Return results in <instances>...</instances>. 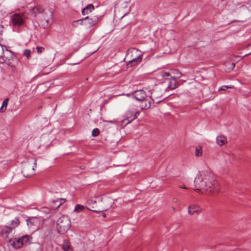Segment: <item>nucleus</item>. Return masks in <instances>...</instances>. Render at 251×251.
I'll list each match as a JSON object with an SVG mask.
<instances>
[{
	"mask_svg": "<svg viewBox=\"0 0 251 251\" xmlns=\"http://www.w3.org/2000/svg\"><path fill=\"white\" fill-rule=\"evenodd\" d=\"M196 190L206 191L215 195L219 190V186L214 174L206 171L197 174L194 180Z\"/></svg>",
	"mask_w": 251,
	"mask_h": 251,
	"instance_id": "1",
	"label": "nucleus"
},
{
	"mask_svg": "<svg viewBox=\"0 0 251 251\" xmlns=\"http://www.w3.org/2000/svg\"><path fill=\"white\" fill-rule=\"evenodd\" d=\"M36 162L35 158H31L23 163L22 173L25 177H28L34 174L35 168L36 167Z\"/></svg>",
	"mask_w": 251,
	"mask_h": 251,
	"instance_id": "2",
	"label": "nucleus"
},
{
	"mask_svg": "<svg viewBox=\"0 0 251 251\" xmlns=\"http://www.w3.org/2000/svg\"><path fill=\"white\" fill-rule=\"evenodd\" d=\"M71 225L69 218L66 216H62L57 221L56 229L59 233L64 234L70 229Z\"/></svg>",
	"mask_w": 251,
	"mask_h": 251,
	"instance_id": "3",
	"label": "nucleus"
},
{
	"mask_svg": "<svg viewBox=\"0 0 251 251\" xmlns=\"http://www.w3.org/2000/svg\"><path fill=\"white\" fill-rule=\"evenodd\" d=\"M32 238L29 235H24L20 238L11 239L9 241V244L15 249H18L23 246L30 243Z\"/></svg>",
	"mask_w": 251,
	"mask_h": 251,
	"instance_id": "4",
	"label": "nucleus"
},
{
	"mask_svg": "<svg viewBox=\"0 0 251 251\" xmlns=\"http://www.w3.org/2000/svg\"><path fill=\"white\" fill-rule=\"evenodd\" d=\"M25 16L23 13H14L10 17V23L13 27H19L25 25Z\"/></svg>",
	"mask_w": 251,
	"mask_h": 251,
	"instance_id": "5",
	"label": "nucleus"
},
{
	"mask_svg": "<svg viewBox=\"0 0 251 251\" xmlns=\"http://www.w3.org/2000/svg\"><path fill=\"white\" fill-rule=\"evenodd\" d=\"M138 53V50L135 49H131L130 50H128L126 54V57H128V56L131 54V57H133L130 60L128 61L127 66V67H131L134 66L139 63H140L142 58V54L141 53H138L136 55L134 56V54Z\"/></svg>",
	"mask_w": 251,
	"mask_h": 251,
	"instance_id": "6",
	"label": "nucleus"
},
{
	"mask_svg": "<svg viewBox=\"0 0 251 251\" xmlns=\"http://www.w3.org/2000/svg\"><path fill=\"white\" fill-rule=\"evenodd\" d=\"M0 51V63L10 64L14 56L13 52L7 49L5 46L2 45L1 46Z\"/></svg>",
	"mask_w": 251,
	"mask_h": 251,
	"instance_id": "7",
	"label": "nucleus"
},
{
	"mask_svg": "<svg viewBox=\"0 0 251 251\" xmlns=\"http://www.w3.org/2000/svg\"><path fill=\"white\" fill-rule=\"evenodd\" d=\"M100 17L98 16H87L83 19L78 20L76 22H80L81 25L86 26L87 27H91L96 25L100 20Z\"/></svg>",
	"mask_w": 251,
	"mask_h": 251,
	"instance_id": "8",
	"label": "nucleus"
},
{
	"mask_svg": "<svg viewBox=\"0 0 251 251\" xmlns=\"http://www.w3.org/2000/svg\"><path fill=\"white\" fill-rule=\"evenodd\" d=\"M164 93V89H162L160 86H157L151 91L150 97L154 101L155 99L161 98Z\"/></svg>",
	"mask_w": 251,
	"mask_h": 251,
	"instance_id": "9",
	"label": "nucleus"
},
{
	"mask_svg": "<svg viewBox=\"0 0 251 251\" xmlns=\"http://www.w3.org/2000/svg\"><path fill=\"white\" fill-rule=\"evenodd\" d=\"M87 204L88 206H89V209H91V210L99 213L102 211H104L107 209V208H103L101 209H98V205H97V201L95 199H92L91 200H89L87 201Z\"/></svg>",
	"mask_w": 251,
	"mask_h": 251,
	"instance_id": "10",
	"label": "nucleus"
},
{
	"mask_svg": "<svg viewBox=\"0 0 251 251\" xmlns=\"http://www.w3.org/2000/svg\"><path fill=\"white\" fill-rule=\"evenodd\" d=\"M132 96L135 99L139 101L144 100L147 96L145 92L142 90L134 91L132 94Z\"/></svg>",
	"mask_w": 251,
	"mask_h": 251,
	"instance_id": "11",
	"label": "nucleus"
},
{
	"mask_svg": "<svg viewBox=\"0 0 251 251\" xmlns=\"http://www.w3.org/2000/svg\"><path fill=\"white\" fill-rule=\"evenodd\" d=\"M139 114V112L138 111L128 110L125 114V117H126L132 122L137 118Z\"/></svg>",
	"mask_w": 251,
	"mask_h": 251,
	"instance_id": "12",
	"label": "nucleus"
},
{
	"mask_svg": "<svg viewBox=\"0 0 251 251\" xmlns=\"http://www.w3.org/2000/svg\"><path fill=\"white\" fill-rule=\"evenodd\" d=\"M201 212V209L196 205H190L188 207V213L193 215L194 213L200 214Z\"/></svg>",
	"mask_w": 251,
	"mask_h": 251,
	"instance_id": "13",
	"label": "nucleus"
},
{
	"mask_svg": "<svg viewBox=\"0 0 251 251\" xmlns=\"http://www.w3.org/2000/svg\"><path fill=\"white\" fill-rule=\"evenodd\" d=\"M44 15L43 20L45 21L47 24H50L52 20L53 16L52 12L50 10H48L45 12Z\"/></svg>",
	"mask_w": 251,
	"mask_h": 251,
	"instance_id": "14",
	"label": "nucleus"
},
{
	"mask_svg": "<svg viewBox=\"0 0 251 251\" xmlns=\"http://www.w3.org/2000/svg\"><path fill=\"white\" fill-rule=\"evenodd\" d=\"M63 251H73V249L69 241L64 240L62 244Z\"/></svg>",
	"mask_w": 251,
	"mask_h": 251,
	"instance_id": "15",
	"label": "nucleus"
},
{
	"mask_svg": "<svg viewBox=\"0 0 251 251\" xmlns=\"http://www.w3.org/2000/svg\"><path fill=\"white\" fill-rule=\"evenodd\" d=\"M20 224V221L18 218H15L14 220L11 221V226L12 227H8L7 229L5 231L6 233H8L11 231L12 228H14L17 227Z\"/></svg>",
	"mask_w": 251,
	"mask_h": 251,
	"instance_id": "16",
	"label": "nucleus"
},
{
	"mask_svg": "<svg viewBox=\"0 0 251 251\" xmlns=\"http://www.w3.org/2000/svg\"><path fill=\"white\" fill-rule=\"evenodd\" d=\"M94 10V5L92 4H90L82 10L81 13L83 15H85L88 14Z\"/></svg>",
	"mask_w": 251,
	"mask_h": 251,
	"instance_id": "17",
	"label": "nucleus"
},
{
	"mask_svg": "<svg viewBox=\"0 0 251 251\" xmlns=\"http://www.w3.org/2000/svg\"><path fill=\"white\" fill-rule=\"evenodd\" d=\"M142 102L141 104V108L142 109H149L151 106V101L149 100L144 99L142 100Z\"/></svg>",
	"mask_w": 251,
	"mask_h": 251,
	"instance_id": "18",
	"label": "nucleus"
},
{
	"mask_svg": "<svg viewBox=\"0 0 251 251\" xmlns=\"http://www.w3.org/2000/svg\"><path fill=\"white\" fill-rule=\"evenodd\" d=\"M178 83L174 77L171 78L168 84V88L174 90L178 87Z\"/></svg>",
	"mask_w": 251,
	"mask_h": 251,
	"instance_id": "19",
	"label": "nucleus"
},
{
	"mask_svg": "<svg viewBox=\"0 0 251 251\" xmlns=\"http://www.w3.org/2000/svg\"><path fill=\"white\" fill-rule=\"evenodd\" d=\"M216 142L218 145L222 146L226 143V138L224 136H218L216 138Z\"/></svg>",
	"mask_w": 251,
	"mask_h": 251,
	"instance_id": "20",
	"label": "nucleus"
},
{
	"mask_svg": "<svg viewBox=\"0 0 251 251\" xmlns=\"http://www.w3.org/2000/svg\"><path fill=\"white\" fill-rule=\"evenodd\" d=\"M38 219L35 217H31L26 220L27 224L28 226H32L37 223Z\"/></svg>",
	"mask_w": 251,
	"mask_h": 251,
	"instance_id": "21",
	"label": "nucleus"
},
{
	"mask_svg": "<svg viewBox=\"0 0 251 251\" xmlns=\"http://www.w3.org/2000/svg\"><path fill=\"white\" fill-rule=\"evenodd\" d=\"M32 11L35 14H39L43 12V8L40 5H37L32 9Z\"/></svg>",
	"mask_w": 251,
	"mask_h": 251,
	"instance_id": "22",
	"label": "nucleus"
},
{
	"mask_svg": "<svg viewBox=\"0 0 251 251\" xmlns=\"http://www.w3.org/2000/svg\"><path fill=\"white\" fill-rule=\"evenodd\" d=\"M226 67H227L226 69V71H228V72H229L230 71H232L234 67H235V63H227L226 64Z\"/></svg>",
	"mask_w": 251,
	"mask_h": 251,
	"instance_id": "23",
	"label": "nucleus"
},
{
	"mask_svg": "<svg viewBox=\"0 0 251 251\" xmlns=\"http://www.w3.org/2000/svg\"><path fill=\"white\" fill-rule=\"evenodd\" d=\"M8 100H9V99L8 98L5 99L3 102H2V106L0 108V111L1 112H3L4 111V110L6 109V108L7 106V104H8Z\"/></svg>",
	"mask_w": 251,
	"mask_h": 251,
	"instance_id": "24",
	"label": "nucleus"
},
{
	"mask_svg": "<svg viewBox=\"0 0 251 251\" xmlns=\"http://www.w3.org/2000/svg\"><path fill=\"white\" fill-rule=\"evenodd\" d=\"M225 161L227 163H231L232 161L233 160V157L232 155H230L228 154H226L225 155Z\"/></svg>",
	"mask_w": 251,
	"mask_h": 251,
	"instance_id": "25",
	"label": "nucleus"
},
{
	"mask_svg": "<svg viewBox=\"0 0 251 251\" xmlns=\"http://www.w3.org/2000/svg\"><path fill=\"white\" fill-rule=\"evenodd\" d=\"M131 122V121H130L129 119L126 117H125V118L121 121V126H125Z\"/></svg>",
	"mask_w": 251,
	"mask_h": 251,
	"instance_id": "26",
	"label": "nucleus"
},
{
	"mask_svg": "<svg viewBox=\"0 0 251 251\" xmlns=\"http://www.w3.org/2000/svg\"><path fill=\"white\" fill-rule=\"evenodd\" d=\"M234 88L233 85H224L219 88V91H225L227 89H232Z\"/></svg>",
	"mask_w": 251,
	"mask_h": 251,
	"instance_id": "27",
	"label": "nucleus"
},
{
	"mask_svg": "<svg viewBox=\"0 0 251 251\" xmlns=\"http://www.w3.org/2000/svg\"><path fill=\"white\" fill-rule=\"evenodd\" d=\"M100 134V130L98 128H95L93 129L92 131V136L93 137H97Z\"/></svg>",
	"mask_w": 251,
	"mask_h": 251,
	"instance_id": "28",
	"label": "nucleus"
},
{
	"mask_svg": "<svg viewBox=\"0 0 251 251\" xmlns=\"http://www.w3.org/2000/svg\"><path fill=\"white\" fill-rule=\"evenodd\" d=\"M84 206L80 204H76L74 209V211L77 212H80L84 209Z\"/></svg>",
	"mask_w": 251,
	"mask_h": 251,
	"instance_id": "29",
	"label": "nucleus"
},
{
	"mask_svg": "<svg viewBox=\"0 0 251 251\" xmlns=\"http://www.w3.org/2000/svg\"><path fill=\"white\" fill-rule=\"evenodd\" d=\"M195 154L197 156H201L202 155V149L201 147L200 148H196Z\"/></svg>",
	"mask_w": 251,
	"mask_h": 251,
	"instance_id": "30",
	"label": "nucleus"
},
{
	"mask_svg": "<svg viewBox=\"0 0 251 251\" xmlns=\"http://www.w3.org/2000/svg\"><path fill=\"white\" fill-rule=\"evenodd\" d=\"M30 52H31L30 50H24V54L25 56L27 57V58H29V57L30 56Z\"/></svg>",
	"mask_w": 251,
	"mask_h": 251,
	"instance_id": "31",
	"label": "nucleus"
},
{
	"mask_svg": "<svg viewBox=\"0 0 251 251\" xmlns=\"http://www.w3.org/2000/svg\"><path fill=\"white\" fill-rule=\"evenodd\" d=\"M160 75L162 77H164L166 76H169L170 75V74L168 72H163L160 73Z\"/></svg>",
	"mask_w": 251,
	"mask_h": 251,
	"instance_id": "32",
	"label": "nucleus"
},
{
	"mask_svg": "<svg viewBox=\"0 0 251 251\" xmlns=\"http://www.w3.org/2000/svg\"><path fill=\"white\" fill-rule=\"evenodd\" d=\"M36 49L37 50V52L40 53H42L45 50L44 48L40 47H37Z\"/></svg>",
	"mask_w": 251,
	"mask_h": 251,
	"instance_id": "33",
	"label": "nucleus"
},
{
	"mask_svg": "<svg viewBox=\"0 0 251 251\" xmlns=\"http://www.w3.org/2000/svg\"><path fill=\"white\" fill-rule=\"evenodd\" d=\"M3 31V26L0 25V36L2 35Z\"/></svg>",
	"mask_w": 251,
	"mask_h": 251,
	"instance_id": "34",
	"label": "nucleus"
},
{
	"mask_svg": "<svg viewBox=\"0 0 251 251\" xmlns=\"http://www.w3.org/2000/svg\"><path fill=\"white\" fill-rule=\"evenodd\" d=\"M61 204H62V203L60 202L57 205H55L54 206H51V207H52V208L56 209V208H58Z\"/></svg>",
	"mask_w": 251,
	"mask_h": 251,
	"instance_id": "35",
	"label": "nucleus"
},
{
	"mask_svg": "<svg viewBox=\"0 0 251 251\" xmlns=\"http://www.w3.org/2000/svg\"><path fill=\"white\" fill-rule=\"evenodd\" d=\"M178 200L177 198H174L173 200V202H177Z\"/></svg>",
	"mask_w": 251,
	"mask_h": 251,
	"instance_id": "36",
	"label": "nucleus"
},
{
	"mask_svg": "<svg viewBox=\"0 0 251 251\" xmlns=\"http://www.w3.org/2000/svg\"><path fill=\"white\" fill-rule=\"evenodd\" d=\"M179 188H184V189H186V187H185V186H184V185H180V186H179Z\"/></svg>",
	"mask_w": 251,
	"mask_h": 251,
	"instance_id": "37",
	"label": "nucleus"
},
{
	"mask_svg": "<svg viewBox=\"0 0 251 251\" xmlns=\"http://www.w3.org/2000/svg\"><path fill=\"white\" fill-rule=\"evenodd\" d=\"M250 54H251V52L249 53H248V54H246L245 56H248V55H249Z\"/></svg>",
	"mask_w": 251,
	"mask_h": 251,
	"instance_id": "38",
	"label": "nucleus"
},
{
	"mask_svg": "<svg viewBox=\"0 0 251 251\" xmlns=\"http://www.w3.org/2000/svg\"><path fill=\"white\" fill-rule=\"evenodd\" d=\"M100 199L99 198H98L99 204H101V202L100 201Z\"/></svg>",
	"mask_w": 251,
	"mask_h": 251,
	"instance_id": "39",
	"label": "nucleus"
},
{
	"mask_svg": "<svg viewBox=\"0 0 251 251\" xmlns=\"http://www.w3.org/2000/svg\"><path fill=\"white\" fill-rule=\"evenodd\" d=\"M179 74L180 75L179 76V77H180V76H181L182 74H181V73H180V72L179 73Z\"/></svg>",
	"mask_w": 251,
	"mask_h": 251,
	"instance_id": "40",
	"label": "nucleus"
},
{
	"mask_svg": "<svg viewBox=\"0 0 251 251\" xmlns=\"http://www.w3.org/2000/svg\"><path fill=\"white\" fill-rule=\"evenodd\" d=\"M160 101V100H159V101H157L156 102H157V103H158Z\"/></svg>",
	"mask_w": 251,
	"mask_h": 251,
	"instance_id": "41",
	"label": "nucleus"
}]
</instances>
